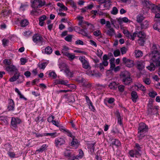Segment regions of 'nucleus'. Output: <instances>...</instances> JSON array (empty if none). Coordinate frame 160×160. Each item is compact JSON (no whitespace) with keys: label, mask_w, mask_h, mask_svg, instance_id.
Wrapping results in <instances>:
<instances>
[{"label":"nucleus","mask_w":160,"mask_h":160,"mask_svg":"<svg viewBox=\"0 0 160 160\" xmlns=\"http://www.w3.org/2000/svg\"><path fill=\"white\" fill-rule=\"evenodd\" d=\"M151 60L156 65H160V47L158 44H154L151 49L150 54Z\"/></svg>","instance_id":"f257e3e1"},{"label":"nucleus","mask_w":160,"mask_h":160,"mask_svg":"<svg viewBox=\"0 0 160 160\" xmlns=\"http://www.w3.org/2000/svg\"><path fill=\"white\" fill-rule=\"evenodd\" d=\"M137 137L138 140H142L146 136V132L148 131V126L143 122H141L138 128Z\"/></svg>","instance_id":"f03ea898"},{"label":"nucleus","mask_w":160,"mask_h":160,"mask_svg":"<svg viewBox=\"0 0 160 160\" xmlns=\"http://www.w3.org/2000/svg\"><path fill=\"white\" fill-rule=\"evenodd\" d=\"M120 77L122 79L123 83L125 85L130 84L132 82V79L131 77V74L128 71L122 72L120 75Z\"/></svg>","instance_id":"7ed1b4c3"},{"label":"nucleus","mask_w":160,"mask_h":160,"mask_svg":"<svg viewBox=\"0 0 160 160\" xmlns=\"http://www.w3.org/2000/svg\"><path fill=\"white\" fill-rule=\"evenodd\" d=\"M159 109L158 106H153L152 102H150L148 105V114L151 115L156 114L158 113V110Z\"/></svg>","instance_id":"20e7f679"},{"label":"nucleus","mask_w":160,"mask_h":160,"mask_svg":"<svg viewBox=\"0 0 160 160\" xmlns=\"http://www.w3.org/2000/svg\"><path fill=\"white\" fill-rule=\"evenodd\" d=\"M32 41L36 44L41 45L44 42V39L40 34H36L32 37Z\"/></svg>","instance_id":"39448f33"},{"label":"nucleus","mask_w":160,"mask_h":160,"mask_svg":"<svg viewBox=\"0 0 160 160\" xmlns=\"http://www.w3.org/2000/svg\"><path fill=\"white\" fill-rule=\"evenodd\" d=\"M22 122V120L18 118L12 117L11 122V127L13 129H16L18 126Z\"/></svg>","instance_id":"423d86ee"},{"label":"nucleus","mask_w":160,"mask_h":160,"mask_svg":"<svg viewBox=\"0 0 160 160\" xmlns=\"http://www.w3.org/2000/svg\"><path fill=\"white\" fill-rule=\"evenodd\" d=\"M137 36L139 38L138 41V43L140 45H143L146 40L145 34L143 32L140 31L138 33Z\"/></svg>","instance_id":"0eeeda50"},{"label":"nucleus","mask_w":160,"mask_h":160,"mask_svg":"<svg viewBox=\"0 0 160 160\" xmlns=\"http://www.w3.org/2000/svg\"><path fill=\"white\" fill-rule=\"evenodd\" d=\"M122 60L123 61L122 63L128 68H132L134 65V61L124 57L122 58Z\"/></svg>","instance_id":"6e6552de"},{"label":"nucleus","mask_w":160,"mask_h":160,"mask_svg":"<svg viewBox=\"0 0 160 160\" xmlns=\"http://www.w3.org/2000/svg\"><path fill=\"white\" fill-rule=\"evenodd\" d=\"M79 59L82 63L83 68L85 69H88L90 67L88 62L84 58L80 57Z\"/></svg>","instance_id":"1a4fd4ad"},{"label":"nucleus","mask_w":160,"mask_h":160,"mask_svg":"<svg viewBox=\"0 0 160 160\" xmlns=\"http://www.w3.org/2000/svg\"><path fill=\"white\" fill-rule=\"evenodd\" d=\"M129 153L130 156L132 157H135L137 158L141 155V153H140V152H138L135 149L130 151Z\"/></svg>","instance_id":"9d476101"},{"label":"nucleus","mask_w":160,"mask_h":160,"mask_svg":"<svg viewBox=\"0 0 160 160\" xmlns=\"http://www.w3.org/2000/svg\"><path fill=\"white\" fill-rule=\"evenodd\" d=\"M65 142L64 139L62 138H58L55 140V144L56 147H58L59 145H61L64 144Z\"/></svg>","instance_id":"9b49d317"},{"label":"nucleus","mask_w":160,"mask_h":160,"mask_svg":"<svg viewBox=\"0 0 160 160\" xmlns=\"http://www.w3.org/2000/svg\"><path fill=\"white\" fill-rule=\"evenodd\" d=\"M5 70L8 72H16L18 71L16 67L13 65L6 66H5Z\"/></svg>","instance_id":"f8f14e48"},{"label":"nucleus","mask_w":160,"mask_h":160,"mask_svg":"<svg viewBox=\"0 0 160 160\" xmlns=\"http://www.w3.org/2000/svg\"><path fill=\"white\" fill-rule=\"evenodd\" d=\"M14 104L13 101L12 99H8V108L9 111L13 110Z\"/></svg>","instance_id":"ddd939ff"},{"label":"nucleus","mask_w":160,"mask_h":160,"mask_svg":"<svg viewBox=\"0 0 160 160\" xmlns=\"http://www.w3.org/2000/svg\"><path fill=\"white\" fill-rule=\"evenodd\" d=\"M140 23V27L142 29H146L148 27L149 25V23L147 20H145Z\"/></svg>","instance_id":"4468645a"},{"label":"nucleus","mask_w":160,"mask_h":160,"mask_svg":"<svg viewBox=\"0 0 160 160\" xmlns=\"http://www.w3.org/2000/svg\"><path fill=\"white\" fill-rule=\"evenodd\" d=\"M15 72V73L14 76L9 79V81L11 82H13L15 81L16 80L18 79L20 76L19 73L18 71Z\"/></svg>","instance_id":"2eb2a0df"},{"label":"nucleus","mask_w":160,"mask_h":160,"mask_svg":"<svg viewBox=\"0 0 160 160\" xmlns=\"http://www.w3.org/2000/svg\"><path fill=\"white\" fill-rule=\"evenodd\" d=\"M145 17L142 14H139L136 17V21L138 23H141L145 19Z\"/></svg>","instance_id":"dca6fc26"},{"label":"nucleus","mask_w":160,"mask_h":160,"mask_svg":"<svg viewBox=\"0 0 160 160\" xmlns=\"http://www.w3.org/2000/svg\"><path fill=\"white\" fill-rule=\"evenodd\" d=\"M145 63L144 62H138L137 63V68L139 71H142L145 68Z\"/></svg>","instance_id":"f3484780"},{"label":"nucleus","mask_w":160,"mask_h":160,"mask_svg":"<svg viewBox=\"0 0 160 160\" xmlns=\"http://www.w3.org/2000/svg\"><path fill=\"white\" fill-rule=\"evenodd\" d=\"M153 27L154 29L160 32V20L155 22L153 25Z\"/></svg>","instance_id":"a211bd4d"},{"label":"nucleus","mask_w":160,"mask_h":160,"mask_svg":"<svg viewBox=\"0 0 160 160\" xmlns=\"http://www.w3.org/2000/svg\"><path fill=\"white\" fill-rule=\"evenodd\" d=\"M153 62V63H150V65L147 67V68L150 71H154L156 68V63Z\"/></svg>","instance_id":"6ab92c4d"},{"label":"nucleus","mask_w":160,"mask_h":160,"mask_svg":"<svg viewBox=\"0 0 160 160\" xmlns=\"http://www.w3.org/2000/svg\"><path fill=\"white\" fill-rule=\"evenodd\" d=\"M111 144L112 145H115L117 147H118L121 145V143L118 140L116 139H112V140Z\"/></svg>","instance_id":"aec40b11"},{"label":"nucleus","mask_w":160,"mask_h":160,"mask_svg":"<svg viewBox=\"0 0 160 160\" xmlns=\"http://www.w3.org/2000/svg\"><path fill=\"white\" fill-rule=\"evenodd\" d=\"M131 95L132 101L134 102H136L138 98L137 92L135 91H133L131 92Z\"/></svg>","instance_id":"412c9836"},{"label":"nucleus","mask_w":160,"mask_h":160,"mask_svg":"<svg viewBox=\"0 0 160 160\" xmlns=\"http://www.w3.org/2000/svg\"><path fill=\"white\" fill-rule=\"evenodd\" d=\"M3 148L7 152L10 151L12 150V147L11 145L8 143L5 144L3 147Z\"/></svg>","instance_id":"4be33fe9"},{"label":"nucleus","mask_w":160,"mask_h":160,"mask_svg":"<svg viewBox=\"0 0 160 160\" xmlns=\"http://www.w3.org/2000/svg\"><path fill=\"white\" fill-rule=\"evenodd\" d=\"M52 48L50 46H48L44 49V54H45L49 55L52 53Z\"/></svg>","instance_id":"5701e85b"},{"label":"nucleus","mask_w":160,"mask_h":160,"mask_svg":"<svg viewBox=\"0 0 160 160\" xmlns=\"http://www.w3.org/2000/svg\"><path fill=\"white\" fill-rule=\"evenodd\" d=\"M115 32V31L114 29L112 28H111L107 31L106 33L107 35L110 36H112L114 34Z\"/></svg>","instance_id":"b1692460"},{"label":"nucleus","mask_w":160,"mask_h":160,"mask_svg":"<svg viewBox=\"0 0 160 160\" xmlns=\"http://www.w3.org/2000/svg\"><path fill=\"white\" fill-rule=\"evenodd\" d=\"M119 24H121L122 22H127L129 21L128 18L124 17V18H117Z\"/></svg>","instance_id":"393cba45"},{"label":"nucleus","mask_w":160,"mask_h":160,"mask_svg":"<svg viewBox=\"0 0 160 160\" xmlns=\"http://www.w3.org/2000/svg\"><path fill=\"white\" fill-rule=\"evenodd\" d=\"M29 23L28 21L26 19H24L21 20L20 22L21 26L22 27H25L27 26Z\"/></svg>","instance_id":"a878e982"},{"label":"nucleus","mask_w":160,"mask_h":160,"mask_svg":"<svg viewBox=\"0 0 160 160\" xmlns=\"http://www.w3.org/2000/svg\"><path fill=\"white\" fill-rule=\"evenodd\" d=\"M118 84L115 82H110L108 85V87L111 89L115 90L117 88Z\"/></svg>","instance_id":"bb28decb"},{"label":"nucleus","mask_w":160,"mask_h":160,"mask_svg":"<svg viewBox=\"0 0 160 160\" xmlns=\"http://www.w3.org/2000/svg\"><path fill=\"white\" fill-rule=\"evenodd\" d=\"M48 147V145L46 144H43L41 147L38 149L36 150V152H42L43 151L46 150Z\"/></svg>","instance_id":"cd10ccee"},{"label":"nucleus","mask_w":160,"mask_h":160,"mask_svg":"<svg viewBox=\"0 0 160 160\" xmlns=\"http://www.w3.org/2000/svg\"><path fill=\"white\" fill-rule=\"evenodd\" d=\"M149 8H151L152 11V12H156L157 10H159V6L156 5L154 4H152L150 6V7H149Z\"/></svg>","instance_id":"c85d7f7f"},{"label":"nucleus","mask_w":160,"mask_h":160,"mask_svg":"<svg viewBox=\"0 0 160 160\" xmlns=\"http://www.w3.org/2000/svg\"><path fill=\"white\" fill-rule=\"evenodd\" d=\"M69 49V48L68 47L66 46L63 47L62 50V53L65 56L67 53H68V52Z\"/></svg>","instance_id":"c756f323"},{"label":"nucleus","mask_w":160,"mask_h":160,"mask_svg":"<svg viewBox=\"0 0 160 160\" xmlns=\"http://www.w3.org/2000/svg\"><path fill=\"white\" fill-rule=\"evenodd\" d=\"M136 57L137 58H138L142 57L143 55L142 52L139 50H136L135 51Z\"/></svg>","instance_id":"7c9ffc66"},{"label":"nucleus","mask_w":160,"mask_h":160,"mask_svg":"<svg viewBox=\"0 0 160 160\" xmlns=\"http://www.w3.org/2000/svg\"><path fill=\"white\" fill-rule=\"evenodd\" d=\"M48 64V62H43L38 65V67L40 69H44Z\"/></svg>","instance_id":"2f4dec72"},{"label":"nucleus","mask_w":160,"mask_h":160,"mask_svg":"<svg viewBox=\"0 0 160 160\" xmlns=\"http://www.w3.org/2000/svg\"><path fill=\"white\" fill-rule=\"evenodd\" d=\"M56 82L58 84H60L66 86H67V83H68V81H64L62 79L57 80Z\"/></svg>","instance_id":"473e14b6"},{"label":"nucleus","mask_w":160,"mask_h":160,"mask_svg":"<svg viewBox=\"0 0 160 160\" xmlns=\"http://www.w3.org/2000/svg\"><path fill=\"white\" fill-rule=\"evenodd\" d=\"M75 137H72V141L71 142V146H74L75 145H77L78 144V140L75 138Z\"/></svg>","instance_id":"72a5a7b5"},{"label":"nucleus","mask_w":160,"mask_h":160,"mask_svg":"<svg viewBox=\"0 0 160 160\" xmlns=\"http://www.w3.org/2000/svg\"><path fill=\"white\" fill-rule=\"evenodd\" d=\"M44 135L46 136H50L52 138H54L57 136V132H56L50 133H44Z\"/></svg>","instance_id":"f704fd0d"},{"label":"nucleus","mask_w":160,"mask_h":160,"mask_svg":"<svg viewBox=\"0 0 160 160\" xmlns=\"http://www.w3.org/2000/svg\"><path fill=\"white\" fill-rule=\"evenodd\" d=\"M64 156L67 157H70L71 156V152L69 150H66L64 152Z\"/></svg>","instance_id":"c9c22d12"},{"label":"nucleus","mask_w":160,"mask_h":160,"mask_svg":"<svg viewBox=\"0 0 160 160\" xmlns=\"http://www.w3.org/2000/svg\"><path fill=\"white\" fill-rule=\"evenodd\" d=\"M39 4L38 5L39 8H41L42 7L46 5V2L44 0H39Z\"/></svg>","instance_id":"e433bc0d"},{"label":"nucleus","mask_w":160,"mask_h":160,"mask_svg":"<svg viewBox=\"0 0 160 160\" xmlns=\"http://www.w3.org/2000/svg\"><path fill=\"white\" fill-rule=\"evenodd\" d=\"M65 73L67 75L68 77L70 78H72L73 77V73L71 72L68 69H67L65 70Z\"/></svg>","instance_id":"4c0bfd02"},{"label":"nucleus","mask_w":160,"mask_h":160,"mask_svg":"<svg viewBox=\"0 0 160 160\" xmlns=\"http://www.w3.org/2000/svg\"><path fill=\"white\" fill-rule=\"evenodd\" d=\"M65 56L68 57L71 60L74 59L75 58V56L74 55L69 52L67 53Z\"/></svg>","instance_id":"58836bf2"},{"label":"nucleus","mask_w":160,"mask_h":160,"mask_svg":"<svg viewBox=\"0 0 160 160\" xmlns=\"http://www.w3.org/2000/svg\"><path fill=\"white\" fill-rule=\"evenodd\" d=\"M134 149L138 152H140V153L141 154V147L138 143H136L135 144V146L134 148Z\"/></svg>","instance_id":"ea45409f"},{"label":"nucleus","mask_w":160,"mask_h":160,"mask_svg":"<svg viewBox=\"0 0 160 160\" xmlns=\"http://www.w3.org/2000/svg\"><path fill=\"white\" fill-rule=\"evenodd\" d=\"M157 95L156 92L153 91H151L148 93L149 96L152 98H154Z\"/></svg>","instance_id":"a19ab883"},{"label":"nucleus","mask_w":160,"mask_h":160,"mask_svg":"<svg viewBox=\"0 0 160 160\" xmlns=\"http://www.w3.org/2000/svg\"><path fill=\"white\" fill-rule=\"evenodd\" d=\"M118 12V10L117 8L115 7L112 8V10L111 11V13L113 15H116Z\"/></svg>","instance_id":"79ce46f5"},{"label":"nucleus","mask_w":160,"mask_h":160,"mask_svg":"<svg viewBox=\"0 0 160 160\" xmlns=\"http://www.w3.org/2000/svg\"><path fill=\"white\" fill-rule=\"evenodd\" d=\"M76 81L78 82L79 83H82V84L86 81L83 78H79L76 79Z\"/></svg>","instance_id":"37998d69"},{"label":"nucleus","mask_w":160,"mask_h":160,"mask_svg":"<svg viewBox=\"0 0 160 160\" xmlns=\"http://www.w3.org/2000/svg\"><path fill=\"white\" fill-rule=\"evenodd\" d=\"M137 86L138 88H140L142 91H145L146 90L145 87L141 84H138L137 85Z\"/></svg>","instance_id":"c03bdc74"},{"label":"nucleus","mask_w":160,"mask_h":160,"mask_svg":"<svg viewBox=\"0 0 160 160\" xmlns=\"http://www.w3.org/2000/svg\"><path fill=\"white\" fill-rule=\"evenodd\" d=\"M143 82L146 84L149 85L151 83V80L148 78H144L143 80Z\"/></svg>","instance_id":"a18cd8bd"},{"label":"nucleus","mask_w":160,"mask_h":160,"mask_svg":"<svg viewBox=\"0 0 160 160\" xmlns=\"http://www.w3.org/2000/svg\"><path fill=\"white\" fill-rule=\"evenodd\" d=\"M103 53L99 49H98L96 52L97 55L99 58H101Z\"/></svg>","instance_id":"49530a36"},{"label":"nucleus","mask_w":160,"mask_h":160,"mask_svg":"<svg viewBox=\"0 0 160 160\" xmlns=\"http://www.w3.org/2000/svg\"><path fill=\"white\" fill-rule=\"evenodd\" d=\"M9 156L11 158H14L15 157V154L13 152L9 151L7 152Z\"/></svg>","instance_id":"de8ad7c7"},{"label":"nucleus","mask_w":160,"mask_h":160,"mask_svg":"<svg viewBox=\"0 0 160 160\" xmlns=\"http://www.w3.org/2000/svg\"><path fill=\"white\" fill-rule=\"evenodd\" d=\"M68 2L74 8H76L77 6L76 4L72 0H68Z\"/></svg>","instance_id":"09e8293b"},{"label":"nucleus","mask_w":160,"mask_h":160,"mask_svg":"<svg viewBox=\"0 0 160 160\" xmlns=\"http://www.w3.org/2000/svg\"><path fill=\"white\" fill-rule=\"evenodd\" d=\"M3 63L4 64L8 65V66H9L11 64V61L9 59H5L3 61Z\"/></svg>","instance_id":"8fccbe9b"},{"label":"nucleus","mask_w":160,"mask_h":160,"mask_svg":"<svg viewBox=\"0 0 160 160\" xmlns=\"http://www.w3.org/2000/svg\"><path fill=\"white\" fill-rule=\"evenodd\" d=\"M120 51L119 49H117L114 51L113 54L115 57H116L120 55Z\"/></svg>","instance_id":"3c124183"},{"label":"nucleus","mask_w":160,"mask_h":160,"mask_svg":"<svg viewBox=\"0 0 160 160\" xmlns=\"http://www.w3.org/2000/svg\"><path fill=\"white\" fill-rule=\"evenodd\" d=\"M118 89L119 91L122 92L124 91V86L122 85H121L118 86Z\"/></svg>","instance_id":"603ef678"},{"label":"nucleus","mask_w":160,"mask_h":160,"mask_svg":"<svg viewBox=\"0 0 160 160\" xmlns=\"http://www.w3.org/2000/svg\"><path fill=\"white\" fill-rule=\"evenodd\" d=\"M121 51L122 54H123L126 52L127 48L125 47H123L120 49Z\"/></svg>","instance_id":"864d4df0"},{"label":"nucleus","mask_w":160,"mask_h":160,"mask_svg":"<svg viewBox=\"0 0 160 160\" xmlns=\"http://www.w3.org/2000/svg\"><path fill=\"white\" fill-rule=\"evenodd\" d=\"M2 42L3 46H7L9 42V41L7 39H4L2 40Z\"/></svg>","instance_id":"5fc2aeb1"},{"label":"nucleus","mask_w":160,"mask_h":160,"mask_svg":"<svg viewBox=\"0 0 160 160\" xmlns=\"http://www.w3.org/2000/svg\"><path fill=\"white\" fill-rule=\"evenodd\" d=\"M72 36L71 35H69L66 36L65 39V40L68 42H71L72 40Z\"/></svg>","instance_id":"6e6d98bb"},{"label":"nucleus","mask_w":160,"mask_h":160,"mask_svg":"<svg viewBox=\"0 0 160 160\" xmlns=\"http://www.w3.org/2000/svg\"><path fill=\"white\" fill-rule=\"evenodd\" d=\"M21 64L24 65L27 62V59L24 58H22L21 59Z\"/></svg>","instance_id":"4d7b16f0"},{"label":"nucleus","mask_w":160,"mask_h":160,"mask_svg":"<svg viewBox=\"0 0 160 160\" xmlns=\"http://www.w3.org/2000/svg\"><path fill=\"white\" fill-rule=\"evenodd\" d=\"M83 86L86 87L87 88H88L91 87V84L89 83H86V81L82 84Z\"/></svg>","instance_id":"13d9d810"},{"label":"nucleus","mask_w":160,"mask_h":160,"mask_svg":"<svg viewBox=\"0 0 160 160\" xmlns=\"http://www.w3.org/2000/svg\"><path fill=\"white\" fill-rule=\"evenodd\" d=\"M49 75L50 76L54 78H55L57 76V74L54 72H50Z\"/></svg>","instance_id":"bf43d9fd"},{"label":"nucleus","mask_w":160,"mask_h":160,"mask_svg":"<svg viewBox=\"0 0 160 160\" xmlns=\"http://www.w3.org/2000/svg\"><path fill=\"white\" fill-rule=\"evenodd\" d=\"M93 35L96 37L99 36L101 33V32L99 30H97L93 32Z\"/></svg>","instance_id":"052dcab7"},{"label":"nucleus","mask_w":160,"mask_h":160,"mask_svg":"<svg viewBox=\"0 0 160 160\" xmlns=\"http://www.w3.org/2000/svg\"><path fill=\"white\" fill-rule=\"evenodd\" d=\"M68 10L67 7H65L64 5H63L59 9L60 12L62 11L63 10L67 11Z\"/></svg>","instance_id":"680f3d73"},{"label":"nucleus","mask_w":160,"mask_h":160,"mask_svg":"<svg viewBox=\"0 0 160 160\" xmlns=\"http://www.w3.org/2000/svg\"><path fill=\"white\" fill-rule=\"evenodd\" d=\"M83 41L80 40H78L75 42L76 44L83 45Z\"/></svg>","instance_id":"e2e57ef3"},{"label":"nucleus","mask_w":160,"mask_h":160,"mask_svg":"<svg viewBox=\"0 0 160 160\" xmlns=\"http://www.w3.org/2000/svg\"><path fill=\"white\" fill-rule=\"evenodd\" d=\"M46 18V16L45 15H43L39 18V21H43L45 20Z\"/></svg>","instance_id":"0e129e2a"},{"label":"nucleus","mask_w":160,"mask_h":160,"mask_svg":"<svg viewBox=\"0 0 160 160\" xmlns=\"http://www.w3.org/2000/svg\"><path fill=\"white\" fill-rule=\"evenodd\" d=\"M33 134H35L36 135V136L37 138H39L40 137H42L43 136H44V133L43 134H39L38 133H37L35 132H32Z\"/></svg>","instance_id":"69168bd1"},{"label":"nucleus","mask_w":160,"mask_h":160,"mask_svg":"<svg viewBox=\"0 0 160 160\" xmlns=\"http://www.w3.org/2000/svg\"><path fill=\"white\" fill-rule=\"evenodd\" d=\"M31 33V32L29 31H26L23 32V34L25 36L27 37Z\"/></svg>","instance_id":"338daca9"},{"label":"nucleus","mask_w":160,"mask_h":160,"mask_svg":"<svg viewBox=\"0 0 160 160\" xmlns=\"http://www.w3.org/2000/svg\"><path fill=\"white\" fill-rule=\"evenodd\" d=\"M52 123L56 126L57 127H59V123L58 121H56V120H54L52 121Z\"/></svg>","instance_id":"774afa93"}]
</instances>
